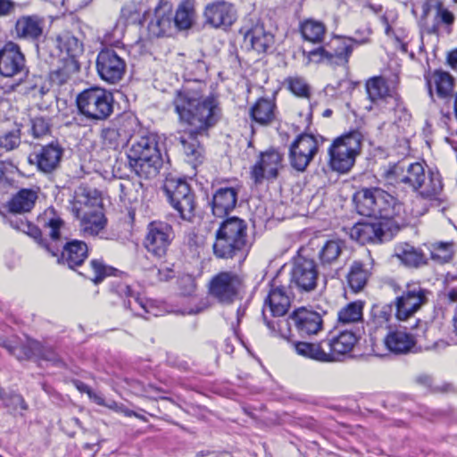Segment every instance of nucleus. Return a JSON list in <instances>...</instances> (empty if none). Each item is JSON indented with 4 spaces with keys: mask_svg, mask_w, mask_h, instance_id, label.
I'll use <instances>...</instances> for the list:
<instances>
[{
    "mask_svg": "<svg viewBox=\"0 0 457 457\" xmlns=\"http://www.w3.org/2000/svg\"><path fill=\"white\" fill-rule=\"evenodd\" d=\"M363 302H352L343 307L337 313V320L341 325L356 324L362 320Z\"/></svg>",
    "mask_w": 457,
    "mask_h": 457,
    "instance_id": "45",
    "label": "nucleus"
},
{
    "mask_svg": "<svg viewBox=\"0 0 457 457\" xmlns=\"http://www.w3.org/2000/svg\"><path fill=\"white\" fill-rule=\"evenodd\" d=\"M112 271L113 269L105 265L102 260L93 259L90 261L89 266L79 274L92 280L95 284H98L105 277L112 275Z\"/></svg>",
    "mask_w": 457,
    "mask_h": 457,
    "instance_id": "48",
    "label": "nucleus"
},
{
    "mask_svg": "<svg viewBox=\"0 0 457 457\" xmlns=\"http://www.w3.org/2000/svg\"><path fill=\"white\" fill-rule=\"evenodd\" d=\"M79 113L92 121L107 120L113 112V96L103 87H92L84 89L76 98Z\"/></svg>",
    "mask_w": 457,
    "mask_h": 457,
    "instance_id": "6",
    "label": "nucleus"
},
{
    "mask_svg": "<svg viewBox=\"0 0 457 457\" xmlns=\"http://www.w3.org/2000/svg\"><path fill=\"white\" fill-rule=\"evenodd\" d=\"M25 56L21 47L9 41L0 49V74L11 78L19 74H27Z\"/></svg>",
    "mask_w": 457,
    "mask_h": 457,
    "instance_id": "21",
    "label": "nucleus"
},
{
    "mask_svg": "<svg viewBox=\"0 0 457 457\" xmlns=\"http://www.w3.org/2000/svg\"><path fill=\"white\" fill-rule=\"evenodd\" d=\"M20 142L19 130L8 131L0 137V147L6 151L16 148L20 145Z\"/></svg>",
    "mask_w": 457,
    "mask_h": 457,
    "instance_id": "58",
    "label": "nucleus"
},
{
    "mask_svg": "<svg viewBox=\"0 0 457 457\" xmlns=\"http://www.w3.org/2000/svg\"><path fill=\"white\" fill-rule=\"evenodd\" d=\"M96 71L101 78L109 84L121 80L126 72V62L114 50L102 49L96 57Z\"/></svg>",
    "mask_w": 457,
    "mask_h": 457,
    "instance_id": "15",
    "label": "nucleus"
},
{
    "mask_svg": "<svg viewBox=\"0 0 457 457\" xmlns=\"http://www.w3.org/2000/svg\"><path fill=\"white\" fill-rule=\"evenodd\" d=\"M164 190L171 206L179 212L180 218L192 221L195 215V195L187 182L182 179H169Z\"/></svg>",
    "mask_w": 457,
    "mask_h": 457,
    "instance_id": "10",
    "label": "nucleus"
},
{
    "mask_svg": "<svg viewBox=\"0 0 457 457\" xmlns=\"http://www.w3.org/2000/svg\"><path fill=\"white\" fill-rule=\"evenodd\" d=\"M17 228L23 231L24 233L28 234L31 237L35 238L36 240H39V244L43 246L46 247L48 251L50 249L46 245L43 243V240L41 239V230L35 225L29 223V222H21L20 226H17Z\"/></svg>",
    "mask_w": 457,
    "mask_h": 457,
    "instance_id": "60",
    "label": "nucleus"
},
{
    "mask_svg": "<svg viewBox=\"0 0 457 457\" xmlns=\"http://www.w3.org/2000/svg\"><path fill=\"white\" fill-rule=\"evenodd\" d=\"M371 34V29L369 27H365L361 29H357L355 31V37H352L353 39V45H362L369 42V37Z\"/></svg>",
    "mask_w": 457,
    "mask_h": 457,
    "instance_id": "62",
    "label": "nucleus"
},
{
    "mask_svg": "<svg viewBox=\"0 0 457 457\" xmlns=\"http://www.w3.org/2000/svg\"><path fill=\"white\" fill-rule=\"evenodd\" d=\"M62 155L63 148L55 141L34 150L29 156V162L40 172L50 174L60 167Z\"/></svg>",
    "mask_w": 457,
    "mask_h": 457,
    "instance_id": "19",
    "label": "nucleus"
},
{
    "mask_svg": "<svg viewBox=\"0 0 457 457\" xmlns=\"http://www.w3.org/2000/svg\"><path fill=\"white\" fill-rule=\"evenodd\" d=\"M384 344L390 353L405 354L412 351L416 345V338L405 329H394L385 337Z\"/></svg>",
    "mask_w": 457,
    "mask_h": 457,
    "instance_id": "31",
    "label": "nucleus"
},
{
    "mask_svg": "<svg viewBox=\"0 0 457 457\" xmlns=\"http://www.w3.org/2000/svg\"><path fill=\"white\" fill-rule=\"evenodd\" d=\"M87 254L88 248L85 242L72 240L63 246L58 262L66 264L71 269H75L83 263Z\"/></svg>",
    "mask_w": 457,
    "mask_h": 457,
    "instance_id": "36",
    "label": "nucleus"
},
{
    "mask_svg": "<svg viewBox=\"0 0 457 457\" xmlns=\"http://www.w3.org/2000/svg\"><path fill=\"white\" fill-rule=\"evenodd\" d=\"M206 21L215 28L230 26L237 19L234 5L225 1H217L208 4L204 10Z\"/></svg>",
    "mask_w": 457,
    "mask_h": 457,
    "instance_id": "27",
    "label": "nucleus"
},
{
    "mask_svg": "<svg viewBox=\"0 0 457 457\" xmlns=\"http://www.w3.org/2000/svg\"><path fill=\"white\" fill-rule=\"evenodd\" d=\"M393 308L392 303H376L372 305L367 322L370 332L389 328L393 318Z\"/></svg>",
    "mask_w": 457,
    "mask_h": 457,
    "instance_id": "38",
    "label": "nucleus"
},
{
    "mask_svg": "<svg viewBox=\"0 0 457 457\" xmlns=\"http://www.w3.org/2000/svg\"><path fill=\"white\" fill-rule=\"evenodd\" d=\"M137 185L129 181H119L116 185V188L120 193V199L124 204H132L137 201L138 192L137 189Z\"/></svg>",
    "mask_w": 457,
    "mask_h": 457,
    "instance_id": "55",
    "label": "nucleus"
},
{
    "mask_svg": "<svg viewBox=\"0 0 457 457\" xmlns=\"http://www.w3.org/2000/svg\"><path fill=\"white\" fill-rule=\"evenodd\" d=\"M431 259L440 262H449L453 254V244L452 242H436L429 247Z\"/></svg>",
    "mask_w": 457,
    "mask_h": 457,
    "instance_id": "51",
    "label": "nucleus"
},
{
    "mask_svg": "<svg viewBox=\"0 0 457 457\" xmlns=\"http://www.w3.org/2000/svg\"><path fill=\"white\" fill-rule=\"evenodd\" d=\"M140 10H138L136 4H126L121 9L122 16L132 22H136L140 20Z\"/></svg>",
    "mask_w": 457,
    "mask_h": 457,
    "instance_id": "61",
    "label": "nucleus"
},
{
    "mask_svg": "<svg viewBox=\"0 0 457 457\" xmlns=\"http://www.w3.org/2000/svg\"><path fill=\"white\" fill-rule=\"evenodd\" d=\"M354 48L352 37H336L330 42L328 49L320 47L312 51L311 54L320 55V61H326L330 64L345 65Z\"/></svg>",
    "mask_w": 457,
    "mask_h": 457,
    "instance_id": "22",
    "label": "nucleus"
},
{
    "mask_svg": "<svg viewBox=\"0 0 457 457\" xmlns=\"http://www.w3.org/2000/svg\"><path fill=\"white\" fill-rule=\"evenodd\" d=\"M319 149L318 141L310 134L298 136L290 145L289 162L297 171H304Z\"/></svg>",
    "mask_w": 457,
    "mask_h": 457,
    "instance_id": "16",
    "label": "nucleus"
},
{
    "mask_svg": "<svg viewBox=\"0 0 457 457\" xmlns=\"http://www.w3.org/2000/svg\"><path fill=\"white\" fill-rule=\"evenodd\" d=\"M371 275L370 269L360 261H354L349 267L346 280L349 287L355 293L363 290Z\"/></svg>",
    "mask_w": 457,
    "mask_h": 457,
    "instance_id": "40",
    "label": "nucleus"
},
{
    "mask_svg": "<svg viewBox=\"0 0 457 457\" xmlns=\"http://www.w3.org/2000/svg\"><path fill=\"white\" fill-rule=\"evenodd\" d=\"M318 270L312 259L298 257L290 273V287L301 292H312L317 287Z\"/></svg>",
    "mask_w": 457,
    "mask_h": 457,
    "instance_id": "17",
    "label": "nucleus"
},
{
    "mask_svg": "<svg viewBox=\"0 0 457 457\" xmlns=\"http://www.w3.org/2000/svg\"><path fill=\"white\" fill-rule=\"evenodd\" d=\"M394 256L410 268H418L427 263V258L423 252L408 243L396 245L394 249Z\"/></svg>",
    "mask_w": 457,
    "mask_h": 457,
    "instance_id": "39",
    "label": "nucleus"
},
{
    "mask_svg": "<svg viewBox=\"0 0 457 457\" xmlns=\"http://www.w3.org/2000/svg\"><path fill=\"white\" fill-rule=\"evenodd\" d=\"M30 132L35 138H41L50 134V119L43 116H37L30 120Z\"/></svg>",
    "mask_w": 457,
    "mask_h": 457,
    "instance_id": "56",
    "label": "nucleus"
},
{
    "mask_svg": "<svg viewBox=\"0 0 457 457\" xmlns=\"http://www.w3.org/2000/svg\"><path fill=\"white\" fill-rule=\"evenodd\" d=\"M14 3L11 0H0V17L6 16L12 12Z\"/></svg>",
    "mask_w": 457,
    "mask_h": 457,
    "instance_id": "63",
    "label": "nucleus"
},
{
    "mask_svg": "<svg viewBox=\"0 0 457 457\" xmlns=\"http://www.w3.org/2000/svg\"><path fill=\"white\" fill-rule=\"evenodd\" d=\"M243 37V47L255 51L258 54L266 53L274 44L273 34L267 30L259 20L252 18L245 21L239 29Z\"/></svg>",
    "mask_w": 457,
    "mask_h": 457,
    "instance_id": "13",
    "label": "nucleus"
},
{
    "mask_svg": "<svg viewBox=\"0 0 457 457\" xmlns=\"http://www.w3.org/2000/svg\"><path fill=\"white\" fill-rule=\"evenodd\" d=\"M127 156L130 168L138 177L154 178L162 165L157 135L147 133L136 138Z\"/></svg>",
    "mask_w": 457,
    "mask_h": 457,
    "instance_id": "4",
    "label": "nucleus"
},
{
    "mask_svg": "<svg viewBox=\"0 0 457 457\" xmlns=\"http://www.w3.org/2000/svg\"><path fill=\"white\" fill-rule=\"evenodd\" d=\"M292 346L295 352L303 358L323 363L330 362L325 340L316 343L294 341Z\"/></svg>",
    "mask_w": 457,
    "mask_h": 457,
    "instance_id": "35",
    "label": "nucleus"
},
{
    "mask_svg": "<svg viewBox=\"0 0 457 457\" xmlns=\"http://www.w3.org/2000/svg\"><path fill=\"white\" fill-rule=\"evenodd\" d=\"M275 104L266 98H260L250 109L252 119L259 124L266 125L275 118Z\"/></svg>",
    "mask_w": 457,
    "mask_h": 457,
    "instance_id": "44",
    "label": "nucleus"
},
{
    "mask_svg": "<svg viewBox=\"0 0 457 457\" xmlns=\"http://www.w3.org/2000/svg\"><path fill=\"white\" fill-rule=\"evenodd\" d=\"M112 291L120 297L125 298L123 305L126 309L131 310L137 316H144L152 312V302L144 299L136 294L126 283L117 282L112 285Z\"/></svg>",
    "mask_w": 457,
    "mask_h": 457,
    "instance_id": "26",
    "label": "nucleus"
},
{
    "mask_svg": "<svg viewBox=\"0 0 457 457\" xmlns=\"http://www.w3.org/2000/svg\"><path fill=\"white\" fill-rule=\"evenodd\" d=\"M194 20V9L188 4L185 3L179 6L177 12L175 13L174 18H172V22L180 29H188Z\"/></svg>",
    "mask_w": 457,
    "mask_h": 457,
    "instance_id": "54",
    "label": "nucleus"
},
{
    "mask_svg": "<svg viewBox=\"0 0 457 457\" xmlns=\"http://www.w3.org/2000/svg\"><path fill=\"white\" fill-rule=\"evenodd\" d=\"M300 31L303 37L312 43L322 41L326 33V27L323 22L313 19H308L300 25Z\"/></svg>",
    "mask_w": 457,
    "mask_h": 457,
    "instance_id": "46",
    "label": "nucleus"
},
{
    "mask_svg": "<svg viewBox=\"0 0 457 457\" xmlns=\"http://www.w3.org/2000/svg\"><path fill=\"white\" fill-rule=\"evenodd\" d=\"M100 138L105 148L112 150H117L128 144L112 123L102 129Z\"/></svg>",
    "mask_w": 457,
    "mask_h": 457,
    "instance_id": "50",
    "label": "nucleus"
},
{
    "mask_svg": "<svg viewBox=\"0 0 457 457\" xmlns=\"http://www.w3.org/2000/svg\"><path fill=\"white\" fill-rule=\"evenodd\" d=\"M247 243L245 220L233 216L222 220L213 244V253L218 258L228 259L244 255Z\"/></svg>",
    "mask_w": 457,
    "mask_h": 457,
    "instance_id": "5",
    "label": "nucleus"
},
{
    "mask_svg": "<svg viewBox=\"0 0 457 457\" xmlns=\"http://www.w3.org/2000/svg\"><path fill=\"white\" fill-rule=\"evenodd\" d=\"M428 94L433 99L434 90L439 98L449 97L453 91V78L446 71L436 70L426 77Z\"/></svg>",
    "mask_w": 457,
    "mask_h": 457,
    "instance_id": "34",
    "label": "nucleus"
},
{
    "mask_svg": "<svg viewBox=\"0 0 457 457\" xmlns=\"http://www.w3.org/2000/svg\"><path fill=\"white\" fill-rule=\"evenodd\" d=\"M179 122L187 128L179 137V143L188 162H200L204 149L198 137L207 133L221 118V108L216 96L203 97L195 89L177 90L172 100Z\"/></svg>",
    "mask_w": 457,
    "mask_h": 457,
    "instance_id": "1",
    "label": "nucleus"
},
{
    "mask_svg": "<svg viewBox=\"0 0 457 457\" xmlns=\"http://www.w3.org/2000/svg\"><path fill=\"white\" fill-rule=\"evenodd\" d=\"M174 238L171 225L161 220H154L148 224L144 245L148 253L154 257L162 258Z\"/></svg>",
    "mask_w": 457,
    "mask_h": 457,
    "instance_id": "14",
    "label": "nucleus"
},
{
    "mask_svg": "<svg viewBox=\"0 0 457 457\" xmlns=\"http://www.w3.org/2000/svg\"><path fill=\"white\" fill-rule=\"evenodd\" d=\"M243 287V278L233 271H221L213 276L208 285L209 295L219 303H232Z\"/></svg>",
    "mask_w": 457,
    "mask_h": 457,
    "instance_id": "12",
    "label": "nucleus"
},
{
    "mask_svg": "<svg viewBox=\"0 0 457 457\" xmlns=\"http://www.w3.org/2000/svg\"><path fill=\"white\" fill-rule=\"evenodd\" d=\"M431 9L436 10V18L441 23L445 25H452L453 23V13L444 8L443 4L439 0H428L423 6L425 14H428V11Z\"/></svg>",
    "mask_w": 457,
    "mask_h": 457,
    "instance_id": "53",
    "label": "nucleus"
},
{
    "mask_svg": "<svg viewBox=\"0 0 457 457\" xmlns=\"http://www.w3.org/2000/svg\"><path fill=\"white\" fill-rule=\"evenodd\" d=\"M157 276L160 281H167L175 276V272L172 269L165 267L157 270Z\"/></svg>",
    "mask_w": 457,
    "mask_h": 457,
    "instance_id": "64",
    "label": "nucleus"
},
{
    "mask_svg": "<svg viewBox=\"0 0 457 457\" xmlns=\"http://www.w3.org/2000/svg\"><path fill=\"white\" fill-rule=\"evenodd\" d=\"M45 19L39 15H23L18 18L14 27L17 38L37 41L43 35Z\"/></svg>",
    "mask_w": 457,
    "mask_h": 457,
    "instance_id": "29",
    "label": "nucleus"
},
{
    "mask_svg": "<svg viewBox=\"0 0 457 457\" xmlns=\"http://www.w3.org/2000/svg\"><path fill=\"white\" fill-rule=\"evenodd\" d=\"M420 184V187L417 188L415 193L419 194L422 198H436L443 190L441 175L437 170H426V179Z\"/></svg>",
    "mask_w": 457,
    "mask_h": 457,
    "instance_id": "43",
    "label": "nucleus"
},
{
    "mask_svg": "<svg viewBox=\"0 0 457 457\" xmlns=\"http://www.w3.org/2000/svg\"><path fill=\"white\" fill-rule=\"evenodd\" d=\"M71 212L79 220L84 236H96L106 225L100 193L91 187L80 186L76 189Z\"/></svg>",
    "mask_w": 457,
    "mask_h": 457,
    "instance_id": "2",
    "label": "nucleus"
},
{
    "mask_svg": "<svg viewBox=\"0 0 457 457\" xmlns=\"http://www.w3.org/2000/svg\"><path fill=\"white\" fill-rule=\"evenodd\" d=\"M289 326H293L300 337L318 335L323 329V319L320 312L300 307L295 310L288 317V321L278 323V333L283 338H287Z\"/></svg>",
    "mask_w": 457,
    "mask_h": 457,
    "instance_id": "9",
    "label": "nucleus"
},
{
    "mask_svg": "<svg viewBox=\"0 0 457 457\" xmlns=\"http://www.w3.org/2000/svg\"><path fill=\"white\" fill-rule=\"evenodd\" d=\"M38 198V191L33 188H22L12 196L7 204L8 211L12 213L29 212Z\"/></svg>",
    "mask_w": 457,
    "mask_h": 457,
    "instance_id": "37",
    "label": "nucleus"
},
{
    "mask_svg": "<svg viewBox=\"0 0 457 457\" xmlns=\"http://www.w3.org/2000/svg\"><path fill=\"white\" fill-rule=\"evenodd\" d=\"M385 182L395 188L416 192L426 179L425 164L420 162H398L384 168L381 174Z\"/></svg>",
    "mask_w": 457,
    "mask_h": 457,
    "instance_id": "8",
    "label": "nucleus"
},
{
    "mask_svg": "<svg viewBox=\"0 0 457 457\" xmlns=\"http://www.w3.org/2000/svg\"><path fill=\"white\" fill-rule=\"evenodd\" d=\"M123 37V28L116 24L111 31H107L104 36V42L106 45L119 46Z\"/></svg>",
    "mask_w": 457,
    "mask_h": 457,
    "instance_id": "59",
    "label": "nucleus"
},
{
    "mask_svg": "<svg viewBox=\"0 0 457 457\" xmlns=\"http://www.w3.org/2000/svg\"><path fill=\"white\" fill-rule=\"evenodd\" d=\"M43 226L47 228L48 235L54 241H57L61 237V229L64 226V221L58 216L54 208H48L44 216L41 218Z\"/></svg>",
    "mask_w": 457,
    "mask_h": 457,
    "instance_id": "49",
    "label": "nucleus"
},
{
    "mask_svg": "<svg viewBox=\"0 0 457 457\" xmlns=\"http://www.w3.org/2000/svg\"><path fill=\"white\" fill-rule=\"evenodd\" d=\"M429 295L430 291L420 285L408 284L392 303L396 320L405 321L413 317L428 303Z\"/></svg>",
    "mask_w": 457,
    "mask_h": 457,
    "instance_id": "11",
    "label": "nucleus"
},
{
    "mask_svg": "<svg viewBox=\"0 0 457 457\" xmlns=\"http://www.w3.org/2000/svg\"><path fill=\"white\" fill-rule=\"evenodd\" d=\"M111 123L127 143L139 126L137 119L129 113H124L115 118Z\"/></svg>",
    "mask_w": 457,
    "mask_h": 457,
    "instance_id": "47",
    "label": "nucleus"
},
{
    "mask_svg": "<svg viewBox=\"0 0 457 457\" xmlns=\"http://www.w3.org/2000/svg\"><path fill=\"white\" fill-rule=\"evenodd\" d=\"M0 345L18 360H28L34 357L46 361L54 360V353L46 349L40 342L36 340H28L25 344H13L10 340L4 339Z\"/></svg>",
    "mask_w": 457,
    "mask_h": 457,
    "instance_id": "23",
    "label": "nucleus"
},
{
    "mask_svg": "<svg viewBox=\"0 0 457 457\" xmlns=\"http://www.w3.org/2000/svg\"><path fill=\"white\" fill-rule=\"evenodd\" d=\"M288 89L296 96L310 97V87L304 79L301 77H289L287 79Z\"/></svg>",
    "mask_w": 457,
    "mask_h": 457,
    "instance_id": "57",
    "label": "nucleus"
},
{
    "mask_svg": "<svg viewBox=\"0 0 457 457\" xmlns=\"http://www.w3.org/2000/svg\"><path fill=\"white\" fill-rule=\"evenodd\" d=\"M46 48L53 60H78V57L84 52L82 42L69 32H64L55 38L49 39L46 43Z\"/></svg>",
    "mask_w": 457,
    "mask_h": 457,
    "instance_id": "20",
    "label": "nucleus"
},
{
    "mask_svg": "<svg viewBox=\"0 0 457 457\" xmlns=\"http://www.w3.org/2000/svg\"><path fill=\"white\" fill-rule=\"evenodd\" d=\"M290 304V297L287 295L286 288L283 287L272 288L265 298L262 308V315L267 327L274 335H277L278 323H279L281 320H269L267 312H269L270 314L273 317L284 316L287 312Z\"/></svg>",
    "mask_w": 457,
    "mask_h": 457,
    "instance_id": "18",
    "label": "nucleus"
},
{
    "mask_svg": "<svg viewBox=\"0 0 457 457\" xmlns=\"http://www.w3.org/2000/svg\"><path fill=\"white\" fill-rule=\"evenodd\" d=\"M361 142L362 136L357 130L337 137L328 150L331 169L341 173L349 171L361 153Z\"/></svg>",
    "mask_w": 457,
    "mask_h": 457,
    "instance_id": "7",
    "label": "nucleus"
},
{
    "mask_svg": "<svg viewBox=\"0 0 457 457\" xmlns=\"http://www.w3.org/2000/svg\"><path fill=\"white\" fill-rule=\"evenodd\" d=\"M350 237L362 245L378 244L384 241L386 231L381 221H362L351 228Z\"/></svg>",
    "mask_w": 457,
    "mask_h": 457,
    "instance_id": "28",
    "label": "nucleus"
},
{
    "mask_svg": "<svg viewBox=\"0 0 457 457\" xmlns=\"http://www.w3.org/2000/svg\"><path fill=\"white\" fill-rule=\"evenodd\" d=\"M366 90L369 98L373 103L385 101L393 102L394 105L399 106V96L394 87H390L383 77H374L366 82Z\"/></svg>",
    "mask_w": 457,
    "mask_h": 457,
    "instance_id": "30",
    "label": "nucleus"
},
{
    "mask_svg": "<svg viewBox=\"0 0 457 457\" xmlns=\"http://www.w3.org/2000/svg\"><path fill=\"white\" fill-rule=\"evenodd\" d=\"M344 248V242L339 239H330L324 243L318 253L320 264L323 269L337 262Z\"/></svg>",
    "mask_w": 457,
    "mask_h": 457,
    "instance_id": "42",
    "label": "nucleus"
},
{
    "mask_svg": "<svg viewBox=\"0 0 457 457\" xmlns=\"http://www.w3.org/2000/svg\"><path fill=\"white\" fill-rule=\"evenodd\" d=\"M325 341L330 362H336L352 352L358 341V337L352 330H343L337 336Z\"/></svg>",
    "mask_w": 457,
    "mask_h": 457,
    "instance_id": "25",
    "label": "nucleus"
},
{
    "mask_svg": "<svg viewBox=\"0 0 457 457\" xmlns=\"http://www.w3.org/2000/svg\"><path fill=\"white\" fill-rule=\"evenodd\" d=\"M172 28V13L167 4L159 5L148 23V33L151 37H160L168 34Z\"/></svg>",
    "mask_w": 457,
    "mask_h": 457,
    "instance_id": "33",
    "label": "nucleus"
},
{
    "mask_svg": "<svg viewBox=\"0 0 457 457\" xmlns=\"http://www.w3.org/2000/svg\"><path fill=\"white\" fill-rule=\"evenodd\" d=\"M237 201V190L231 187H220L212 196V214L219 218H225L235 207Z\"/></svg>",
    "mask_w": 457,
    "mask_h": 457,
    "instance_id": "32",
    "label": "nucleus"
},
{
    "mask_svg": "<svg viewBox=\"0 0 457 457\" xmlns=\"http://www.w3.org/2000/svg\"><path fill=\"white\" fill-rule=\"evenodd\" d=\"M355 207L361 215L381 220H394L404 213L403 204L380 187L362 188L354 195Z\"/></svg>",
    "mask_w": 457,
    "mask_h": 457,
    "instance_id": "3",
    "label": "nucleus"
},
{
    "mask_svg": "<svg viewBox=\"0 0 457 457\" xmlns=\"http://www.w3.org/2000/svg\"><path fill=\"white\" fill-rule=\"evenodd\" d=\"M79 70V63L75 59L56 60V67L50 72L54 84L63 85Z\"/></svg>",
    "mask_w": 457,
    "mask_h": 457,
    "instance_id": "41",
    "label": "nucleus"
},
{
    "mask_svg": "<svg viewBox=\"0 0 457 457\" xmlns=\"http://www.w3.org/2000/svg\"><path fill=\"white\" fill-rule=\"evenodd\" d=\"M282 159V154L274 149L262 153L259 161L252 168V179L256 184H259L265 179L277 178Z\"/></svg>",
    "mask_w": 457,
    "mask_h": 457,
    "instance_id": "24",
    "label": "nucleus"
},
{
    "mask_svg": "<svg viewBox=\"0 0 457 457\" xmlns=\"http://www.w3.org/2000/svg\"><path fill=\"white\" fill-rule=\"evenodd\" d=\"M47 91L46 81L41 76L32 75L24 81V94L30 95L34 98L42 97Z\"/></svg>",
    "mask_w": 457,
    "mask_h": 457,
    "instance_id": "52",
    "label": "nucleus"
}]
</instances>
